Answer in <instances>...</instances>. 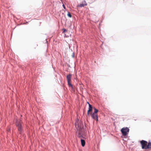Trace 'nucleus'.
Instances as JSON below:
<instances>
[{"mask_svg": "<svg viewBox=\"0 0 151 151\" xmlns=\"http://www.w3.org/2000/svg\"><path fill=\"white\" fill-rule=\"evenodd\" d=\"M75 126L76 127H78V129H79V132L78 133V137L80 138H81L82 137V135L83 134L82 132H83V129L81 126H80V127L78 122H76Z\"/></svg>", "mask_w": 151, "mask_h": 151, "instance_id": "obj_1", "label": "nucleus"}, {"mask_svg": "<svg viewBox=\"0 0 151 151\" xmlns=\"http://www.w3.org/2000/svg\"><path fill=\"white\" fill-rule=\"evenodd\" d=\"M121 132L123 135H126L129 132V129L127 127L123 128L121 130Z\"/></svg>", "mask_w": 151, "mask_h": 151, "instance_id": "obj_2", "label": "nucleus"}, {"mask_svg": "<svg viewBox=\"0 0 151 151\" xmlns=\"http://www.w3.org/2000/svg\"><path fill=\"white\" fill-rule=\"evenodd\" d=\"M71 75L70 74L67 75L66 76V78L69 86L71 87L72 88L73 86L70 82L71 80Z\"/></svg>", "mask_w": 151, "mask_h": 151, "instance_id": "obj_3", "label": "nucleus"}, {"mask_svg": "<svg viewBox=\"0 0 151 151\" xmlns=\"http://www.w3.org/2000/svg\"><path fill=\"white\" fill-rule=\"evenodd\" d=\"M142 146V148L143 149H146V147L147 145V142L146 141L142 140L140 142Z\"/></svg>", "mask_w": 151, "mask_h": 151, "instance_id": "obj_4", "label": "nucleus"}, {"mask_svg": "<svg viewBox=\"0 0 151 151\" xmlns=\"http://www.w3.org/2000/svg\"><path fill=\"white\" fill-rule=\"evenodd\" d=\"M16 125L18 127V131L21 133L22 131L21 123L20 122H17Z\"/></svg>", "mask_w": 151, "mask_h": 151, "instance_id": "obj_5", "label": "nucleus"}, {"mask_svg": "<svg viewBox=\"0 0 151 151\" xmlns=\"http://www.w3.org/2000/svg\"><path fill=\"white\" fill-rule=\"evenodd\" d=\"M91 116L92 118L94 119H95L97 121L98 120V116L95 113H93L91 114Z\"/></svg>", "mask_w": 151, "mask_h": 151, "instance_id": "obj_6", "label": "nucleus"}, {"mask_svg": "<svg viewBox=\"0 0 151 151\" xmlns=\"http://www.w3.org/2000/svg\"><path fill=\"white\" fill-rule=\"evenodd\" d=\"M92 110V106L90 104H89V108L87 112L88 114H89V111H91Z\"/></svg>", "mask_w": 151, "mask_h": 151, "instance_id": "obj_7", "label": "nucleus"}, {"mask_svg": "<svg viewBox=\"0 0 151 151\" xmlns=\"http://www.w3.org/2000/svg\"><path fill=\"white\" fill-rule=\"evenodd\" d=\"M87 5V4L86 2L85 1H83L82 2V3L80 5V6L81 7H82L84 6H86Z\"/></svg>", "mask_w": 151, "mask_h": 151, "instance_id": "obj_8", "label": "nucleus"}, {"mask_svg": "<svg viewBox=\"0 0 151 151\" xmlns=\"http://www.w3.org/2000/svg\"><path fill=\"white\" fill-rule=\"evenodd\" d=\"M81 145L83 147L85 146V140L82 139H81Z\"/></svg>", "mask_w": 151, "mask_h": 151, "instance_id": "obj_9", "label": "nucleus"}, {"mask_svg": "<svg viewBox=\"0 0 151 151\" xmlns=\"http://www.w3.org/2000/svg\"><path fill=\"white\" fill-rule=\"evenodd\" d=\"M151 148V143L149 142L148 143V145H147L146 149L147 148Z\"/></svg>", "mask_w": 151, "mask_h": 151, "instance_id": "obj_10", "label": "nucleus"}, {"mask_svg": "<svg viewBox=\"0 0 151 151\" xmlns=\"http://www.w3.org/2000/svg\"><path fill=\"white\" fill-rule=\"evenodd\" d=\"M94 112L93 113H95V114L98 111V110L95 108H94Z\"/></svg>", "mask_w": 151, "mask_h": 151, "instance_id": "obj_11", "label": "nucleus"}, {"mask_svg": "<svg viewBox=\"0 0 151 151\" xmlns=\"http://www.w3.org/2000/svg\"><path fill=\"white\" fill-rule=\"evenodd\" d=\"M68 16L70 17H72L71 15L70 12H68L67 14Z\"/></svg>", "mask_w": 151, "mask_h": 151, "instance_id": "obj_12", "label": "nucleus"}, {"mask_svg": "<svg viewBox=\"0 0 151 151\" xmlns=\"http://www.w3.org/2000/svg\"><path fill=\"white\" fill-rule=\"evenodd\" d=\"M63 32H65L66 31V30L65 29H63Z\"/></svg>", "mask_w": 151, "mask_h": 151, "instance_id": "obj_13", "label": "nucleus"}, {"mask_svg": "<svg viewBox=\"0 0 151 151\" xmlns=\"http://www.w3.org/2000/svg\"><path fill=\"white\" fill-rule=\"evenodd\" d=\"M72 56L73 57H74V54H73V55H72Z\"/></svg>", "mask_w": 151, "mask_h": 151, "instance_id": "obj_14", "label": "nucleus"}, {"mask_svg": "<svg viewBox=\"0 0 151 151\" xmlns=\"http://www.w3.org/2000/svg\"><path fill=\"white\" fill-rule=\"evenodd\" d=\"M63 7L65 8V6H64V5H63Z\"/></svg>", "mask_w": 151, "mask_h": 151, "instance_id": "obj_15", "label": "nucleus"}, {"mask_svg": "<svg viewBox=\"0 0 151 151\" xmlns=\"http://www.w3.org/2000/svg\"><path fill=\"white\" fill-rule=\"evenodd\" d=\"M87 104H89L88 102H87Z\"/></svg>", "mask_w": 151, "mask_h": 151, "instance_id": "obj_16", "label": "nucleus"}]
</instances>
